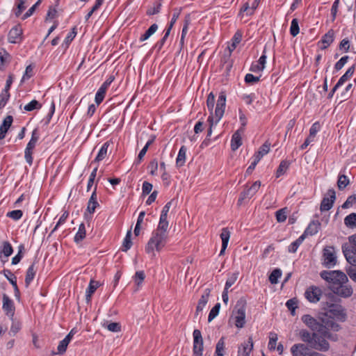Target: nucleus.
<instances>
[{"mask_svg":"<svg viewBox=\"0 0 356 356\" xmlns=\"http://www.w3.org/2000/svg\"><path fill=\"white\" fill-rule=\"evenodd\" d=\"M11 321H12V325L10 327V334L12 333L13 335H15L21 329V323L19 321H15L14 319V317H13V320H11Z\"/></svg>","mask_w":356,"mask_h":356,"instance_id":"obj_57","label":"nucleus"},{"mask_svg":"<svg viewBox=\"0 0 356 356\" xmlns=\"http://www.w3.org/2000/svg\"><path fill=\"white\" fill-rule=\"evenodd\" d=\"M342 252L346 261L351 265L356 266V248L351 245H342Z\"/></svg>","mask_w":356,"mask_h":356,"instance_id":"obj_12","label":"nucleus"},{"mask_svg":"<svg viewBox=\"0 0 356 356\" xmlns=\"http://www.w3.org/2000/svg\"><path fill=\"white\" fill-rule=\"evenodd\" d=\"M282 276V270L280 268H275L269 276V281L271 284H275L278 282V279Z\"/></svg>","mask_w":356,"mask_h":356,"instance_id":"obj_42","label":"nucleus"},{"mask_svg":"<svg viewBox=\"0 0 356 356\" xmlns=\"http://www.w3.org/2000/svg\"><path fill=\"white\" fill-rule=\"evenodd\" d=\"M3 273L13 286L17 285V277L10 270L4 269Z\"/></svg>","mask_w":356,"mask_h":356,"instance_id":"obj_45","label":"nucleus"},{"mask_svg":"<svg viewBox=\"0 0 356 356\" xmlns=\"http://www.w3.org/2000/svg\"><path fill=\"white\" fill-rule=\"evenodd\" d=\"M162 3L161 1H158L155 3L152 8H150L147 10V14L148 15H154L158 14L161 11Z\"/></svg>","mask_w":356,"mask_h":356,"instance_id":"obj_55","label":"nucleus"},{"mask_svg":"<svg viewBox=\"0 0 356 356\" xmlns=\"http://www.w3.org/2000/svg\"><path fill=\"white\" fill-rule=\"evenodd\" d=\"M229 238H230L229 231L228 230L227 228H223L222 229V232L220 234V238L222 240V248H221V250L220 252V255L223 254V253L225 252V251L227 247Z\"/></svg>","mask_w":356,"mask_h":356,"instance_id":"obj_23","label":"nucleus"},{"mask_svg":"<svg viewBox=\"0 0 356 356\" xmlns=\"http://www.w3.org/2000/svg\"><path fill=\"white\" fill-rule=\"evenodd\" d=\"M2 309L5 312L6 314L13 320V317L15 315V305L13 301L6 294L3 296V306Z\"/></svg>","mask_w":356,"mask_h":356,"instance_id":"obj_14","label":"nucleus"},{"mask_svg":"<svg viewBox=\"0 0 356 356\" xmlns=\"http://www.w3.org/2000/svg\"><path fill=\"white\" fill-rule=\"evenodd\" d=\"M244 132L243 128L238 129L233 135L231 140V147L236 151L241 145V134Z\"/></svg>","mask_w":356,"mask_h":356,"instance_id":"obj_18","label":"nucleus"},{"mask_svg":"<svg viewBox=\"0 0 356 356\" xmlns=\"http://www.w3.org/2000/svg\"><path fill=\"white\" fill-rule=\"evenodd\" d=\"M345 225L350 229L356 228V213H351L344 218Z\"/></svg>","mask_w":356,"mask_h":356,"instance_id":"obj_30","label":"nucleus"},{"mask_svg":"<svg viewBox=\"0 0 356 356\" xmlns=\"http://www.w3.org/2000/svg\"><path fill=\"white\" fill-rule=\"evenodd\" d=\"M187 148L183 145L180 147L178 155L176 159V165L177 167H181L186 162Z\"/></svg>","mask_w":356,"mask_h":356,"instance_id":"obj_25","label":"nucleus"},{"mask_svg":"<svg viewBox=\"0 0 356 356\" xmlns=\"http://www.w3.org/2000/svg\"><path fill=\"white\" fill-rule=\"evenodd\" d=\"M321 277L331 286H337L340 284H346L348 282L347 275L341 270H323L320 273Z\"/></svg>","mask_w":356,"mask_h":356,"instance_id":"obj_4","label":"nucleus"},{"mask_svg":"<svg viewBox=\"0 0 356 356\" xmlns=\"http://www.w3.org/2000/svg\"><path fill=\"white\" fill-rule=\"evenodd\" d=\"M349 59V56H344L343 57H341L339 60H338L335 65H334V68L337 71H339L340 70L344 65L345 64L347 63L348 60Z\"/></svg>","mask_w":356,"mask_h":356,"instance_id":"obj_61","label":"nucleus"},{"mask_svg":"<svg viewBox=\"0 0 356 356\" xmlns=\"http://www.w3.org/2000/svg\"><path fill=\"white\" fill-rule=\"evenodd\" d=\"M193 355L202 356L203 351V339L201 332L199 330H195L193 332Z\"/></svg>","mask_w":356,"mask_h":356,"instance_id":"obj_11","label":"nucleus"},{"mask_svg":"<svg viewBox=\"0 0 356 356\" xmlns=\"http://www.w3.org/2000/svg\"><path fill=\"white\" fill-rule=\"evenodd\" d=\"M170 31L169 29H165L164 30V35L163 38L159 40L155 45L154 46V49H156L157 51H160L161 49L163 48L164 44L165 43L168 36L170 35Z\"/></svg>","mask_w":356,"mask_h":356,"instance_id":"obj_33","label":"nucleus"},{"mask_svg":"<svg viewBox=\"0 0 356 356\" xmlns=\"http://www.w3.org/2000/svg\"><path fill=\"white\" fill-rule=\"evenodd\" d=\"M106 89L99 87L97 92L95 94V101L97 105H99L104 100L106 92Z\"/></svg>","mask_w":356,"mask_h":356,"instance_id":"obj_41","label":"nucleus"},{"mask_svg":"<svg viewBox=\"0 0 356 356\" xmlns=\"http://www.w3.org/2000/svg\"><path fill=\"white\" fill-rule=\"evenodd\" d=\"M320 227L321 223L318 220H312L301 236H304L305 239L308 235L313 236L318 232Z\"/></svg>","mask_w":356,"mask_h":356,"instance_id":"obj_19","label":"nucleus"},{"mask_svg":"<svg viewBox=\"0 0 356 356\" xmlns=\"http://www.w3.org/2000/svg\"><path fill=\"white\" fill-rule=\"evenodd\" d=\"M321 129V124L318 122H314L310 129H309V135L310 138H315L316 134L320 131Z\"/></svg>","mask_w":356,"mask_h":356,"instance_id":"obj_56","label":"nucleus"},{"mask_svg":"<svg viewBox=\"0 0 356 356\" xmlns=\"http://www.w3.org/2000/svg\"><path fill=\"white\" fill-rule=\"evenodd\" d=\"M220 303L217 302L213 307L211 309L209 316H208V321L211 322L213 321L219 314L220 309Z\"/></svg>","mask_w":356,"mask_h":356,"instance_id":"obj_43","label":"nucleus"},{"mask_svg":"<svg viewBox=\"0 0 356 356\" xmlns=\"http://www.w3.org/2000/svg\"><path fill=\"white\" fill-rule=\"evenodd\" d=\"M304 296L310 303L316 304L323 296V290L318 286L311 285L306 289Z\"/></svg>","mask_w":356,"mask_h":356,"instance_id":"obj_6","label":"nucleus"},{"mask_svg":"<svg viewBox=\"0 0 356 356\" xmlns=\"http://www.w3.org/2000/svg\"><path fill=\"white\" fill-rule=\"evenodd\" d=\"M270 143H268V141H266L259 149V150L257 151L258 153H259V154H261V156H264L266 154H267L269 151H270Z\"/></svg>","mask_w":356,"mask_h":356,"instance_id":"obj_60","label":"nucleus"},{"mask_svg":"<svg viewBox=\"0 0 356 356\" xmlns=\"http://www.w3.org/2000/svg\"><path fill=\"white\" fill-rule=\"evenodd\" d=\"M237 274L232 273V275H230L225 282V289H229L235 283V282L237 280Z\"/></svg>","mask_w":356,"mask_h":356,"instance_id":"obj_58","label":"nucleus"},{"mask_svg":"<svg viewBox=\"0 0 356 356\" xmlns=\"http://www.w3.org/2000/svg\"><path fill=\"white\" fill-rule=\"evenodd\" d=\"M355 65L350 67L346 73L340 77L338 82L337 83V87L341 86L346 81H348L353 74L355 72Z\"/></svg>","mask_w":356,"mask_h":356,"instance_id":"obj_28","label":"nucleus"},{"mask_svg":"<svg viewBox=\"0 0 356 356\" xmlns=\"http://www.w3.org/2000/svg\"><path fill=\"white\" fill-rule=\"evenodd\" d=\"M309 345L306 343L293 344L290 349L292 356H312L315 351L309 350Z\"/></svg>","mask_w":356,"mask_h":356,"instance_id":"obj_8","label":"nucleus"},{"mask_svg":"<svg viewBox=\"0 0 356 356\" xmlns=\"http://www.w3.org/2000/svg\"><path fill=\"white\" fill-rule=\"evenodd\" d=\"M168 236V226L159 224L157 228L152 233V236L145 247V251L148 254L152 253L156 250L159 252L165 245Z\"/></svg>","mask_w":356,"mask_h":356,"instance_id":"obj_2","label":"nucleus"},{"mask_svg":"<svg viewBox=\"0 0 356 356\" xmlns=\"http://www.w3.org/2000/svg\"><path fill=\"white\" fill-rule=\"evenodd\" d=\"M226 106V95L224 92H221L218 96L216 106L214 111V115H210L208 118L209 123V129L207 132V137H209L212 133V127L213 124H216L222 118Z\"/></svg>","mask_w":356,"mask_h":356,"instance_id":"obj_3","label":"nucleus"},{"mask_svg":"<svg viewBox=\"0 0 356 356\" xmlns=\"http://www.w3.org/2000/svg\"><path fill=\"white\" fill-rule=\"evenodd\" d=\"M86 227L83 223L80 224L78 232L74 236V242L79 243L86 237Z\"/></svg>","mask_w":356,"mask_h":356,"instance_id":"obj_32","label":"nucleus"},{"mask_svg":"<svg viewBox=\"0 0 356 356\" xmlns=\"http://www.w3.org/2000/svg\"><path fill=\"white\" fill-rule=\"evenodd\" d=\"M158 29V25L156 24H153L150 26V27L145 31V33L140 35L139 38L140 42H143L147 40L150 36H152Z\"/></svg>","mask_w":356,"mask_h":356,"instance_id":"obj_31","label":"nucleus"},{"mask_svg":"<svg viewBox=\"0 0 356 356\" xmlns=\"http://www.w3.org/2000/svg\"><path fill=\"white\" fill-rule=\"evenodd\" d=\"M76 27H74L71 32H70L66 36L63 43V45H65V47L67 48L69 44L71 43V42L74 40V38L76 37Z\"/></svg>","mask_w":356,"mask_h":356,"instance_id":"obj_48","label":"nucleus"},{"mask_svg":"<svg viewBox=\"0 0 356 356\" xmlns=\"http://www.w3.org/2000/svg\"><path fill=\"white\" fill-rule=\"evenodd\" d=\"M328 309L318 314L317 318L310 314H304L302 322L312 331L302 329L299 336L303 342L307 343L310 348L321 352L327 351L330 345L327 339L337 341V334L330 331L338 332L341 329L336 321L345 322L347 319L346 309L341 305L331 303L327 305Z\"/></svg>","mask_w":356,"mask_h":356,"instance_id":"obj_1","label":"nucleus"},{"mask_svg":"<svg viewBox=\"0 0 356 356\" xmlns=\"http://www.w3.org/2000/svg\"><path fill=\"white\" fill-rule=\"evenodd\" d=\"M181 11V8H177L173 10V13H172L171 20L165 29H169V31H171L174 24L176 23L177 20L178 19V18L179 17Z\"/></svg>","mask_w":356,"mask_h":356,"instance_id":"obj_36","label":"nucleus"},{"mask_svg":"<svg viewBox=\"0 0 356 356\" xmlns=\"http://www.w3.org/2000/svg\"><path fill=\"white\" fill-rule=\"evenodd\" d=\"M300 32V28L298 25V20L296 18H294L291 21V27H290V33L292 36H296Z\"/></svg>","mask_w":356,"mask_h":356,"instance_id":"obj_44","label":"nucleus"},{"mask_svg":"<svg viewBox=\"0 0 356 356\" xmlns=\"http://www.w3.org/2000/svg\"><path fill=\"white\" fill-rule=\"evenodd\" d=\"M42 108V104L37 100L33 99L29 104L24 106L26 111H33L34 110H39Z\"/></svg>","mask_w":356,"mask_h":356,"instance_id":"obj_38","label":"nucleus"},{"mask_svg":"<svg viewBox=\"0 0 356 356\" xmlns=\"http://www.w3.org/2000/svg\"><path fill=\"white\" fill-rule=\"evenodd\" d=\"M10 99V92L2 90L0 94V110L3 108Z\"/></svg>","mask_w":356,"mask_h":356,"instance_id":"obj_47","label":"nucleus"},{"mask_svg":"<svg viewBox=\"0 0 356 356\" xmlns=\"http://www.w3.org/2000/svg\"><path fill=\"white\" fill-rule=\"evenodd\" d=\"M214 104H215V96L213 94V92H210L207 97V106L209 111H210V115H211V113H212L213 115H214V114L213 113Z\"/></svg>","mask_w":356,"mask_h":356,"instance_id":"obj_49","label":"nucleus"},{"mask_svg":"<svg viewBox=\"0 0 356 356\" xmlns=\"http://www.w3.org/2000/svg\"><path fill=\"white\" fill-rule=\"evenodd\" d=\"M42 0H38L35 4H33L27 11L26 13L22 16V19H26L28 17H31L34 12L35 11V9L38 8V6L41 3Z\"/></svg>","mask_w":356,"mask_h":356,"instance_id":"obj_52","label":"nucleus"},{"mask_svg":"<svg viewBox=\"0 0 356 356\" xmlns=\"http://www.w3.org/2000/svg\"><path fill=\"white\" fill-rule=\"evenodd\" d=\"M23 216L22 210H13L7 213L6 216L14 220H19Z\"/></svg>","mask_w":356,"mask_h":356,"instance_id":"obj_53","label":"nucleus"},{"mask_svg":"<svg viewBox=\"0 0 356 356\" xmlns=\"http://www.w3.org/2000/svg\"><path fill=\"white\" fill-rule=\"evenodd\" d=\"M22 29L19 26L13 27L8 35V42L10 43H17L22 40Z\"/></svg>","mask_w":356,"mask_h":356,"instance_id":"obj_15","label":"nucleus"},{"mask_svg":"<svg viewBox=\"0 0 356 356\" xmlns=\"http://www.w3.org/2000/svg\"><path fill=\"white\" fill-rule=\"evenodd\" d=\"M225 355V338L221 337L216 346L215 356H224Z\"/></svg>","mask_w":356,"mask_h":356,"instance_id":"obj_34","label":"nucleus"},{"mask_svg":"<svg viewBox=\"0 0 356 356\" xmlns=\"http://www.w3.org/2000/svg\"><path fill=\"white\" fill-rule=\"evenodd\" d=\"M13 121V118L11 115H8L3 119L2 124L0 125V140L5 138L6 134L12 125Z\"/></svg>","mask_w":356,"mask_h":356,"instance_id":"obj_20","label":"nucleus"},{"mask_svg":"<svg viewBox=\"0 0 356 356\" xmlns=\"http://www.w3.org/2000/svg\"><path fill=\"white\" fill-rule=\"evenodd\" d=\"M33 152V150H31V149L25 148L24 159H25L26 163L29 165H31L33 164V156H32Z\"/></svg>","mask_w":356,"mask_h":356,"instance_id":"obj_62","label":"nucleus"},{"mask_svg":"<svg viewBox=\"0 0 356 356\" xmlns=\"http://www.w3.org/2000/svg\"><path fill=\"white\" fill-rule=\"evenodd\" d=\"M253 349L252 338L250 337L248 340L243 343L238 347L237 356H250V353Z\"/></svg>","mask_w":356,"mask_h":356,"instance_id":"obj_16","label":"nucleus"},{"mask_svg":"<svg viewBox=\"0 0 356 356\" xmlns=\"http://www.w3.org/2000/svg\"><path fill=\"white\" fill-rule=\"evenodd\" d=\"M102 325V327L113 332H120L121 331V325L119 323L105 321Z\"/></svg>","mask_w":356,"mask_h":356,"instance_id":"obj_29","label":"nucleus"},{"mask_svg":"<svg viewBox=\"0 0 356 356\" xmlns=\"http://www.w3.org/2000/svg\"><path fill=\"white\" fill-rule=\"evenodd\" d=\"M69 343L70 341H68V337H65L62 341H60L57 348V353L62 355L65 353Z\"/></svg>","mask_w":356,"mask_h":356,"instance_id":"obj_46","label":"nucleus"},{"mask_svg":"<svg viewBox=\"0 0 356 356\" xmlns=\"http://www.w3.org/2000/svg\"><path fill=\"white\" fill-rule=\"evenodd\" d=\"M346 272L350 278L354 282H356V266L349 267L346 270Z\"/></svg>","mask_w":356,"mask_h":356,"instance_id":"obj_64","label":"nucleus"},{"mask_svg":"<svg viewBox=\"0 0 356 356\" xmlns=\"http://www.w3.org/2000/svg\"><path fill=\"white\" fill-rule=\"evenodd\" d=\"M260 186L261 182L259 181H256L250 188L244 190L240 195L239 199L238 200V204H241L242 201L245 199H250L253 197Z\"/></svg>","mask_w":356,"mask_h":356,"instance_id":"obj_13","label":"nucleus"},{"mask_svg":"<svg viewBox=\"0 0 356 356\" xmlns=\"http://www.w3.org/2000/svg\"><path fill=\"white\" fill-rule=\"evenodd\" d=\"M99 286V282L95 281L93 280H90L89 285L86 291V300L88 303L90 302L92 294L95 292Z\"/></svg>","mask_w":356,"mask_h":356,"instance_id":"obj_22","label":"nucleus"},{"mask_svg":"<svg viewBox=\"0 0 356 356\" xmlns=\"http://www.w3.org/2000/svg\"><path fill=\"white\" fill-rule=\"evenodd\" d=\"M304 236H300L298 238H297L295 241L291 243L290 245L288 248V250L289 252L295 253L299 246L304 241Z\"/></svg>","mask_w":356,"mask_h":356,"instance_id":"obj_39","label":"nucleus"},{"mask_svg":"<svg viewBox=\"0 0 356 356\" xmlns=\"http://www.w3.org/2000/svg\"><path fill=\"white\" fill-rule=\"evenodd\" d=\"M13 252V249L10 243L8 241H5L3 243V250L2 253L4 254V256L8 258L9 256H10Z\"/></svg>","mask_w":356,"mask_h":356,"instance_id":"obj_51","label":"nucleus"},{"mask_svg":"<svg viewBox=\"0 0 356 356\" xmlns=\"http://www.w3.org/2000/svg\"><path fill=\"white\" fill-rule=\"evenodd\" d=\"M356 202V193L348 197L346 200L343 202L341 207L343 209H348L351 207Z\"/></svg>","mask_w":356,"mask_h":356,"instance_id":"obj_54","label":"nucleus"},{"mask_svg":"<svg viewBox=\"0 0 356 356\" xmlns=\"http://www.w3.org/2000/svg\"><path fill=\"white\" fill-rule=\"evenodd\" d=\"M330 289L337 296L344 298L350 297L353 293L352 286L347 283L331 286Z\"/></svg>","mask_w":356,"mask_h":356,"instance_id":"obj_10","label":"nucleus"},{"mask_svg":"<svg viewBox=\"0 0 356 356\" xmlns=\"http://www.w3.org/2000/svg\"><path fill=\"white\" fill-rule=\"evenodd\" d=\"M290 165V162L286 160L282 161L276 172V177H279L284 175Z\"/></svg>","mask_w":356,"mask_h":356,"instance_id":"obj_35","label":"nucleus"},{"mask_svg":"<svg viewBox=\"0 0 356 356\" xmlns=\"http://www.w3.org/2000/svg\"><path fill=\"white\" fill-rule=\"evenodd\" d=\"M278 339L277 334L275 332H270L269 334V342L268 344L270 350H275L276 347V343Z\"/></svg>","mask_w":356,"mask_h":356,"instance_id":"obj_50","label":"nucleus"},{"mask_svg":"<svg viewBox=\"0 0 356 356\" xmlns=\"http://www.w3.org/2000/svg\"><path fill=\"white\" fill-rule=\"evenodd\" d=\"M259 81V77L255 76L252 74H247L245 76V81L249 84H254Z\"/></svg>","mask_w":356,"mask_h":356,"instance_id":"obj_63","label":"nucleus"},{"mask_svg":"<svg viewBox=\"0 0 356 356\" xmlns=\"http://www.w3.org/2000/svg\"><path fill=\"white\" fill-rule=\"evenodd\" d=\"M211 290L209 289H206L204 291V293L201 296L195 311V316H197L199 313L202 312L206 305L209 301V298L210 296Z\"/></svg>","mask_w":356,"mask_h":356,"instance_id":"obj_17","label":"nucleus"},{"mask_svg":"<svg viewBox=\"0 0 356 356\" xmlns=\"http://www.w3.org/2000/svg\"><path fill=\"white\" fill-rule=\"evenodd\" d=\"M246 300L241 298L236 304L233 311L234 325L238 328H242L245 324Z\"/></svg>","mask_w":356,"mask_h":356,"instance_id":"obj_5","label":"nucleus"},{"mask_svg":"<svg viewBox=\"0 0 356 356\" xmlns=\"http://www.w3.org/2000/svg\"><path fill=\"white\" fill-rule=\"evenodd\" d=\"M131 237V230H129L126 234L125 238H124V241H123V244H122V251L126 252L131 248V247L132 245Z\"/></svg>","mask_w":356,"mask_h":356,"instance_id":"obj_40","label":"nucleus"},{"mask_svg":"<svg viewBox=\"0 0 356 356\" xmlns=\"http://www.w3.org/2000/svg\"><path fill=\"white\" fill-rule=\"evenodd\" d=\"M37 272V267L35 264L33 263L27 269L25 277V284L29 287L31 282L33 280Z\"/></svg>","mask_w":356,"mask_h":356,"instance_id":"obj_21","label":"nucleus"},{"mask_svg":"<svg viewBox=\"0 0 356 356\" xmlns=\"http://www.w3.org/2000/svg\"><path fill=\"white\" fill-rule=\"evenodd\" d=\"M350 183L349 179L346 175H339L337 180V186L339 190H343Z\"/></svg>","mask_w":356,"mask_h":356,"instance_id":"obj_37","label":"nucleus"},{"mask_svg":"<svg viewBox=\"0 0 356 356\" xmlns=\"http://www.w3.org/2000/svg\"><path fill=\"white\" fill-rule=\"evenodd\" d=\"M111 143H112L111 141H106L102 145L100 149L99 150L97 156L94 160V162H99L102 161L104 159H105V157L107 155L108 148Z\"/></svg>","mask_w":356,"mask_h":356,"instance_id":"obj_26","label":"nucleus"},{"mask_svg":"<svg viewBox=\"0 0 356 356\" xmlns=\"http://www.w3.org/2000/svg\"><path fill=\"white\" fill-rule=\"evenodd\" d=\"M334 32L332 29L328 31L327 33H325L321 40V42L323 44V46L321 47L322 49H326L328 46L330 45L331 43L334 41Z\"/></svg>","mask_w":356,"mask_h":356,"instance_id":"obj_27","label":"nucleus"},{"mask_svg":"<svg viewBox=\"0 0 356 356\" xmlns=\"http://www.w3.org/2000/svg\"><path fill=\"white\" fill-rule=\"evenodd\" d=\"M276 219L277 222H282L286 219V209H282L276 211Z\"/></svg>","mask_w":356,"mask_h":356,"instance_id":"obj_59","label":"nucleus"},{"mask_svg":"<svg viewBox=\"0 0 356 356\" xmlns=\"http://www.w3.org/2000/svg\"><path fill=\"white\" fill-rule=\"evenodd\" d=\"M336 200V193L334 189H329L326 195L323 197L321 206L320 210L323 211H327L332 209L334 201Z\"/></svg>","mask_w":356,"mask_h":356,"instance_id":"obj_9","label":"nucleus"},{"mask_svg":"<svg viewBox=\"0 0 356 356\" xmlns=\"http://www.w3.org/2000/svg\"><path fill=\"white\" fill-rule=\"evenodd\" d=\"M172 205V201L167 202L165 206L163 207L161 211V213L159 218V224L169 225L168 221L167 220L168 213Z\"/></svg>","mask_w":356,"mask_h":356,"instance_id":"obj_24","label":"nucleus"},{"mask_svg":"<svg viewBox=\"0 0 356 356\" xmlns=\"http://www.w3.org/2000/svg\"><path fill=\"white\" fill-rule=\"evenodd\" d=\"M323 266L330 268L337 264V256L334 247L327 246L323 249Z\"/></svg>","mask_w":356,"mask_h":356,"instance_id":"obj_7","label":"nucleus"}]
</instances>
